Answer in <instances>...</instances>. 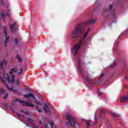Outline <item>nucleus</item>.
I'll return each mask as SVG.
<instances>
[{
    "mask_svg": "<svg viewBox=\"0 0 128 128\" xmlns=\"http://www.w3.org/2000/svg\"><path fill=\"white\" fill-rule=\"evenodd\" d=\"M22 68H20L18 70L16 68H13L10 72L9 74L4 73V78H0V80L3 84H4L8 90H10V91L13 90L12 88L8 87V84H6V82L8 83L13 84V82H14V74H17L20 76V74H22Z\"/></svg>",
    "mask_w": 128,
    "mask_h": 128,
    "instance_id": "obj_1",
    "label": "nucleus"
},
{
    "mask_svg": "<svg viewBox=\"0 0 128 128\" xmlns=\"http://www.w3.org/2000/svg\"><path fill=\"white\" fill-rule=\"evenodd\" d=\"M82 33V26L78 25L71 32V38H77L80 36V34Z\"/></svg>",
    "mask_w": 128,
    "mask_h": 128,
    "instance_id": "obj_2",
    "label": "nucleus"
},
{
    "mask_svg": "<svg viewBox=\"0 0 128 128\" xmlns=\"http://www.w3.org/2000/svg\"><path fill=\"white\" fill-rule=\"evenodd\" d=\"M36 103L37 104L39 105L38 106H36V110L39 112H42V109H38V108H41V106L44 110V111L45 112H48L50 110V108H48V106L46 104L38 102H36Z\"/></svg>",
    "mask_w": 128,
    "mask_h": 128,
    "instance_id": "obj_3",
    "label": "nucleus"
},
{
    "mask_svg": "<svg viewBox=\"0 0 128 128\" xmlns=\"http://www.w3.org/2000/svg\"><path fill=\"white\" fill-rule=\"evenodd\" d=\"M66 118L68 120V123L72 128H76L78 126V124L76 122L74 118H72V115L68 113H66L65 114Z\"/></svg>",
    "mask_w": 128,
    "mask_h": 128,
    "instance_id": "obj_4",
    "label": "nucleus"
},
{
    "mask_svg": "<svg viewBox=\"0 0 128 128\" xmlns=\"http://www.w3.org/2000/svg\"><path fill=\"white\" fill-rule=\"evenodd\" d=\"M83 43H84V40L80 42L79 44L74 45L73 46V48H72L71 49L72 54L74 56H76V54H78V50H80V48L82 46Z\"/></svg>",
    "mask_w": 128,
    "mask_h": 128,
    "instance_id": "obj_5",
    "label": "nucleus"
},
{
    "mask_svg": "<svg viewBox=\"0 0 128 128\" xmlns=\"http://www.w3.org/2000/svg\"><path fill=\"white\" fill-rule=\"evenodd\" d=\"M2 30H3L4 34V46H6L8 42L10 40V36H8V33H6V32H8V28L5 26H4L2 27Z\"/></svg>",
    "mask_w": 128,
    "mask_h": 128,
    "instance_id": "obj_6",
    "label": "nucleus"
},
{
    "mask_svg": "<svg viewBox=\"0 0 128 128\" xmlns=\"http://www.w3.org/2000/svg\"><path fill=\"white\" fill-rule=\"evenodd\" d=\"M22 102L23 106H30L31 108H34V104H32L31 103L24 101L19 100L18 99H16L14 102H13L12 104H14V102Z\"/></svg>",
    "mask_w": 128,
    "mask_h": 128,
    "instance_id": "obj_7",
    "label": "nucleus"
},
{
    "mask_svg": "<svg viewBox=\"0 0 128 128\" xmlns=\"http://www.w3.org/2000/svg\"><path fill=\"white\" fill-rule=\"evenodd\" d=\"M112 6H114V4H111L109 6V9L104 8L103 10L104 14H106V12H114V9L112 8Z\"/></svg>",
    "mask_w": 128,
    "mask_h": 128,
    "instance_id": "obj_8",
    "label": "nucleus"
},
{
    "mask_svg": "<svg viewBox=\"0 0 128 128\" xmlns=\"http://www.w3.org/2000/svg\"><path fill=\"white\" fill-rule=\"evenodd\" d=\"M10 28L12 32H16L18 30V26L16 25V23H13L10 25Z\"/></svg>",
    "mask_w": 128,
    "mask_h": 128,
    "instance_id": "obj_9",
    "label": "nucleus"
},
{
    "mask_svg": "<svg viewBox=\"0 0 128 128\" xmlns=\"http://www.w3.org/2000/svg\"><path fill=\"white\" fill-rule=\"evenodd\" d=\"M0 94H4V98L6 99L8 98V93H6V91L0 88Z\"/></svg>",
    "mask_w": 128,
    "mask_h": 128,
    "instance_id": "obj_10",
    "label": "nucleus"
},
{
    "mask_svg": "<svg viewBox=\"0 0 128 128\" xmlns=\"http://www.w3.org/2000/svg\"><path fill=\"white\" fill-rule=\"evenodd\" d=\"M96 19H91L86 22L87 24H94L96 22Z\"/></svg>",
    "mask_w": 128,
    "mask_h": 128,
    "instance_id": "obj_11",
    "label": "nucleus"
},
{
    "mask_svg": "<svg viewBox=\"0 0 128 128\" xmlns=\"http://www.w3.org/2000/svg\"><path fill=\"white\" fill-rule=\"evenodd\" d=\"M24 98H34V96L33 94H27L24 96Z\"/></svg>",
    "mask_w": 128,
    "mask_h": 128,
    "instance_id": "obj_12",
    "label": "nucleus"
},
{
    "mask_svg": "<svg viewBox=\"0 0 128 128\" xmlns=\"http://www.w3.org/2000/svg\"><path fill=\"white\" fill-rule=\"evenodd\" d=\"M39 124H44V118H41L39 119Z\"/></svg>",
    "mask_w": 128,
    "mask_h": 128,
    "instance_id": "obj_13",
    "label": "nucleus"
},
{
    "mask_svg": "<svg viewBox=\"0 0 128 128\" xmlns=\"http://www.w3.org/2000/svg\"><path fill=\"white\" fill-rule=\"evenodd\" d=\"M6 64V61H4L0 64V70H4V64Z\"/></svg>",
    "mask_w": 128,
    "mask_h": 128,
    "instance_id": "obj_14",
    "label": "nucleus"
},
{
    "mask_svg": "<svg viewBox=\"0 0 128 128\" xmlns=\"http://www.w3.org/2000/svg\"><path fill=\"white\" fill-rule=\"evenodd\" d=\"M6 16H10V14H6L2 12V13H1V14H0V16H2V18H6Z\"/></svg>",
    "mask_w": 128,
    "mask_h": 128,
    "instance_id": "obj_15",
    "label": "nucleus"
},
{
    "mask_svg": "<svg viewBox=\"0 0 128 128\" xmlns=\"http://www.w3.org/2000/svg\"><path fill=\"white\" fill-rule=\"evenodd\" d=\"M111 116H112L114 118H118L120 116V114L116 113H112L111 114Z\"/></svg>",
    "mask_w": 128,
    "mask_h": 128,
    "instance_id": "obj_16",
    "label": "nucleus"
},
{
    "mask_svg": "<svg viewBox=\"0 0 128 128\" xmlns=\"http://www.w3.org/2000/svg\"><path fill=\"white\" fill-rule=\"evenodd\" d=\"M90 122H91L90 120L86 121V124L87 128H90Z\"/></svg>",
    "mask_w": 128,
    "mask_h": 128,
    "instance_id": "obj_17",
    "label": "nucleus"
},
{
    "mask_svg": "<svg viewBox=\"0 0 128 128\" xmlns=\"http://www.w3.org/2000/svg\"><path fill=\"white\" fill-rule=\"evenodd\" d=\"M90 80H92V76L90 75H88L86 78V80L89 82Z\"/></svg>",
    "mask_w": 128,
    "mask_h": 128,
    "instance_id": "obj_18",
    "label": "nucleus"
},
{
    "mask_svg": "<svg viewBox=\"0 0 128 128\" xmlns=\"http://www.w3.org/2000/svg\"><path fill=\"white\" fill-rule=\"evenodd\" d=\"M48 122L49 124H50L51 128H52V126H54V122L52 121V120H49Z\"/></svg>",
    "mask_w": 128,
    "mask_h": 128,
    "instance_id": "obj_19",
    "label": "nucleus"
},
{
    "mask_svg": "<svg viewBox=\"0 0 128 128\" xmlns=\"http://www.w3.org/2000/svg\"><path fill=\"white\" fill-rule=\"evenodd\" d=\"M27 122H28L29 124H32V122H34V120L30 118H28Z\"/></svg>",
    "mask_w": 128,
    "mask_h": 128,
    "instance_id": "obj_20",
    "label": "nucleus"
},
{
    "mask_svg": "<svg viewBox=\"0 0 128 128\" xmlns=\"http://www.w3.org/2000/svg\"><path fill=\"white\" fill-rule=\"evenodd\" d=\"M16 58L17 60H18V62H22V58L18 55L16 56Z\"/></svg>",
    "mask_w": 128,
    "mask_h": 128,
    "instance_id": "obj_21",
    "label": "nucleus"
},
{
    "mask_svg": "<svg viewBox=\"0 0 128 128\" xmlns=\"http://www.w3.org/2000/svg\"><path fill=\"white\" fill-rule=\"evenodd\" d=\"M88 32H90V30H88V32L86 33L85 35L83 37L84 40V38H86V36H88Z\"/></svg>",
    "mask_w": 128,
    "mask_h": 128,
    "instance_id": "obj_22",
    "label": "nucleus"
},
{
    "mask_svg": "<svg viewBox=\"0 0 128 128\" xmlns=\"http://www.w3.org/2000/svg\"><path fill=\"white\" fill-rule=\"evenodd\" d=\"M116 62H114L113 65L111 66V68H116Z\"/></svg>",
    "mask_w": 128,
    "mask_h": 128,
    "instance_id": "obj_23",
    "label": "nucleus"
},
{
    "mask_svg": "<svg viewBox=\"0 0 128 128\" xmlns=\"http://www.w3.org/2000/svg\"><path fill=\"white\" fill-rule=\"evenodd\" d=\"M14 42L16 44H18V39L16 38H15Z\"/></svg>",
    "mask_w": 128,
    "mask_h": 128,
    "instance_id": "obj_24",
    "label": "nucleus"
},
{
    "mask_svg": "<svg viewBox=\"0 0 128 128\" xmlns=\"http://www.w3.org/2000/svg\"><path fill=\"white\" fill-rule=\"evenodd\" d=\"M106 128H112V126H110V124H106Z\"/></svg>",
    "mask_w": 128,
    "mask_h": 128,
    "instance_id": "obj_25",
    "label": "nucleus"
},
{
    "mask_svg": "<svg viewBox=\"0 0 128 128\" xmlns=\"http://www.w3.org/2000/svg\"><path fill=\"white\" fill-rule=\"evenodd\" d=\"M95 119L96 120L95 121V122L94 124V126H96V124H98V121L96 120V117H95Z\"/></svg>",
    "mask_w": 128,
    "mask_h": 128,
    "instance_id": "obj_26",
    "label": "nucleus"
},
{
    "mask_svg": "<svg viewBox=\"0 0 128 128\" xmlns=\"http://www.w3.org/2000/svg\"><path fill=\"white\" fill-rule=\"evenodd\" d=\"M104 74H102L100 76V80H102V78H104Z\"/></svg>",
    "mask_w": 128,
    "mask_h": 128,
    "instance_id": "obj_27",
    "label": "nucleus"
},
{
    "mask_svg": "<svg viewBox=\"0 0 128 128\" xmlns=\"http://www.w3.org/2000/svg\"><path fill=\"white\" fill-rule=\"evenodd\" d=\"M17 116H19V117L22 116L20 114H18V113H17Z\"/></svg>",
    "mask_w": 128,
    "mask_h": 128,
    "instance_id": "obj_28",
    "label": "nucleus"
},
{
    "mask_svg": "<svg viewBox=\"0 0 128 128\" xmlns=\"http://www.w3.org/2000/svg\"><path fill=\"white\" fill-rule=\"evenodd\" d=\"M44 126L45 128H48V124H44Z\"/></svg>",
    "mask_w": 128,
    "mask_h": 128,
    "instance_id": "obj_29",
    "label": "nucleus"
},
{
    "mask_svg": "<svg viewBox=\"0 0 128 128\" xmlns=\"http://www.w3.org/2000/svg\"><path fill=\"white\" fill-rule=\"evenodd\" d=\"M125 80L128 82V76L125 77Z\"/></svg>",
    "mask_w": 128,
    "mask_h": 128,
    "instance_id": "obj_30",
    "label": "nucleus"
},
{
    "mask_svg": "<svg viewBox=\"0 0 128 128\" xmlns=\"http://www.w3.org/2000/svg\"><path fill=\"white\" fill-rule=\"evenodd\" d=\"M98 96H102V92H98Z\"/></svg>",
    "mask_w": 128,
    "mask_h": 128,
    "instance_id": "obj_31",
    "label": "nucleus"
},
{
    "mask_svg": "<svg viewBox=\"0 0 128 128\" xmlns=\"http://www.w3.org/2000/svg\"><path fill=\"white\" fill-rule=\"evenodd\" d=\"M78 68H80V61H78Z\"/></svg>",
    "mask_w": 128,
    "mask_h": 128,
    "instance_id": "obj_32",
    "label": "nucleus"
},
{
    "mask_svg": "<svg viewBox=\"0 0 128 128\" xmlns=\"http://www.w3.org/2000/svg\"><path fill=\"white\" fill-rule=\"evenodd\" d=\"M17 86H20V83L18 82V81H17L16 82Z\"/></svg>",
    "mask_w": 128,
    "mask_h": 128,
    "instance_id": "obj_33",
    "label": "nucleus"
},
{
    "mask_svg": "<svg viewBox=\"0 0 128 128\" xmlns=\"http://www.w3.org/2000/svg\"><path fill=\"white\" fill-rule=\"evenodd\" d=\"M1 4H2V6H4V4H2V0H1Z\"/></svg>",
    "mask_w": 128,
    "mask_h": 128,
    "instance_id": "obj_34",
    "label": "nucleus"
},
{
    "mask_svg": "<svg viewBox=\"0 0 128 128\" xmlns=\"http://www.w3.org/2000/svg\"><path fill=\"white\" fill-rule=\"evenodd\" d=\"M6 104L5 105H4V106H6Z\"/></svg>",
    "mask_w": 128,
    "mask_h": 128,
    "instance_id": "obj_35",
    "label": "nucleus"
},
{
    "mask_svg": "<svg viewBox=\"0 0 128 128\" xmlns=\"http://www.w3.org/2000/svg\"><path fill=\"white\" fill-rule=\"evenodd\" d=\"M38 128V126H36L35 128Z\"/></svg>",
    "mask_w": 128,
    "mask_h": 128,
    "instance_id": "obj_36",
    "label": "nucleus"
}]
</instances>
